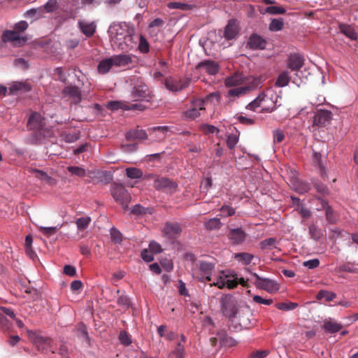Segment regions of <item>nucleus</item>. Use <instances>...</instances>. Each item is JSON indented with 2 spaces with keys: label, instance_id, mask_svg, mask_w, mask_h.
Wrapping results in <instances>:
<instances>
[{
  "label": "nucleus",
  "instance_id": "f257e3e1",
  "mask_svg": "<svg viewBox=\"0 0 358 358\" xmlns=\"http://www.w3.org/2000/svg\"><path fill=\"white\" fill-rule=\"evenodd\" d=\"M135 29L124 23L115 28V34L112 36L111 42L123 52H128L133 49L136 43L138 36H135Z\"/></svg>",
  "mask_w": 358,
  "mask_h": 358
},
{
  "label": "nucleus",
  "instance_id": "f03ea898",
  "mask_svg": "<svg viewBox=\"0 0 358 358\" xmlns=\"http://www.w3.org/2000/svg\"><path fill=\"white\" fill-rule=\"evenodd\" d=\"M222 314L231 320L237 317L238 304L235 297L231 294H223L219 299Z\"/></svg>",
  "mask_w": 358,
  "mask_h": 358
},
{
  "label": "nucleus",
  "instance_id": "7ed1b4c3",
  "mask_svg": "<svg viewBox=\"0 0 358 358\" xmlns=\"http://www.w3.org/2000/svg\"><path fill=\"white\" fill-rule=\"evenodd\" d=\"M249 282L269 293L277 292L280 288L279 285L275 280L268 278H262L248 268V284Z\"/></svg>",
  "mask_w": 358,
  "mask_h": 358
},
{
  "label": "nucleus",
  "instance_id": "20e7f679",
  "mask_svg": "<svg viewBox=\"0 0 358 358\" xmlns=\"http://www.w3.org/2000/svg\"><path fill=\"white\" fill-rule=\"evenodd\" d=\"M110 192L115 201L120 203L124 209L128 207V203L131 200V196L122 185L113 184Z\"/></svg>",
  "mask_w": 358,
  "mask_h": 358
},
{
  "label": "nucleus",
  "instance_id": "39448f33",
  "mask_svg": "<svg viewBox=\"0 0 358 358\" xmlns=\"http://www.w3.org/2000/svg\"><path fill=\"white\" fill-rule=\"evenodd\" d=\"M204 106L205 101L202 99H192L189 108L183 113L184 117L187 120L196 119L201 115V112L205 111Z\"/></svg>",
  "mask_w": 358,
  "mask_h": 358
},
{
  "label": "nucleus",
  "instance_id": "423d86ee",
  "mask_svg": "<svg viewBox=\"0 0 358 358\" xmlns=\"http://www.w3.org/2000/svg\"><path fill=\"white\" fill-rule=\"evenodd\" d=\"M153 187L157 190L172 194L176 192L178 185L168 178L157 177L154 181Z\"/></svg>",
  "mask_w": 358,
  "mask_h": 358
},
{
  "label": "nucleus",
  "instance_id": "0eeeda50",
  "mask_svg": "<svg viewBox=\"0 0 358 358\" xmlns=\"http://www.w3.org/2000/svg\"><path fill=\"white\" fill-rule=\"evenodd\" d=\"M198 279L201 282L211 281V275L215 269V264L206 261H199Z\"/></svg>",
  "mask_w": 358,
  "mask_h": 358
},
{
  "label": "nucleus",
  "instance_id": "6e6552de",
  "mask_svg": "<svg viewBox=\"0 0 358 358\" xmlns=\"http://www.w3.org/2000/svg\"><path fill=\"white\" fill-rule=\"evenodd\" d=\"M131 95L135 101L139 100L149 102L152 98L151 92L145 84L135 85L131 92Z\"/></svg>",
  "mask_w": 358,
  "mask_h": 358
},
{
  "label": "nucleus",
  "instance_id": "1a4fd4ad",
  "mask_svg": "<svg viewBox=\"0 0 358 358\" xmlns=\"http://www.w3.org/2000/svg\"><path fill=\"white\" fill-rule=\"evenodd\" d=\"M62 94L64 97H67L75 104L80 103L82 100L81 92L76 86L69 85L65 87Z\"/></svg>",
  "mask_w": 358,
  "mask_h": 358
},
{
  "label": "nucleus",
  "instance_id": "9d476101",
  "mask_svg": "<svg viewBox=\"0 0 358 358\" xmlns=\"http://www.w3.org/2000/svg\"><path fill=\"white\" fill-rule=\"evenodd\" d=\"M195 69L201 73H206L209 75H216L220 69L218 64L215 61L205 60L199 63Z\"/></svg>",
  "mask_w": 358,
  "mask_h": 358
},
{
  "label": "nucleus",
  "instance_id": "9b49d317",
  "mask_svg": "<svg viewBox=\"0 0 358 358\" xmlns=\"http://www.w3.org/2000/svg\"><path fill=\"white\" fill-rule=\"evenodd\" d=\"M246 77L243 73H235L234 75L227 78L224 80L225 86L227 87H236L246 86Z\"/></svg>",
  "mask_w": 358,
  "mask_h": 358
},
{
  "label": "nucleus",
  "instance_id": "f8f14e48",
  "mask_svg": "<svg viewBox=\"0 0 358 358\" xmlns=\"http://www.w3.org/2000/svg\"><path fill=\"white\" fill-rule=\"evenodd\" d=\"M331 118V113L327 110H319L313 117V126L324 127Z\"/></svg>",
  "mask_w": 358,
  "mask_h": 358
},
{
  "label": "nucleus",
  "instance_id": "ddd939ff",
  "mask_svg": "<svg viewBox=\"0 0 358 358\" xmlns=\"http://www.w3.org/2000/svg\"><path fill=\"white\" fill-rule=\"evenodd\" d=\"M240 31V27L238 22L235 20H230L225 27L224 37L227 40H232L236 38Z\"/></svg>",
  "mask_w": 358,
  "mask_h": 358
},
{
  "label": "nucleus",
  "instance_id": "4468645a",
  "mask_svg": "<svg viewBox=\"0 0 358 358\" xmlns=\"http://www.w3.org/2000/svg\"><path fill=\"white\" fill-rule=\"evenodd\" d=\"M266 45V40L257 34H252L248 41V46L253 50H264Z\"/></svg>",
  "mask_w": 358,
  "mask_h": 358
},
{
  "label": "nucleus",
  "instance_id": "2eb2a0df",
  "mask_svg": "<svg viewBox=\"0 0 358 358\" xmlns=\"http://www.w3.org/2000/svg\"><path fill=\"white\" fill-rule=\"evenodd\" d=\"M2 41L5 43L6 42H13L17 43H20L21 41L24 43L26 41V38L20 37L18 31L14 30H6L2 34Z\"/></svg>",
  "mask_w": 358,
  "mask_h": 358
},
{
  "label": "nucleus",
  "instance_id": "dca6fc26",
  "mask_svg": "<svg viewBox=\"0 0 358 358\" xmlns=\"http://www.w3.org/2000/svg\"><path fill=\"white\" fill-rule=\"evenodd\" d=\"M304 59L299 54L291 55L288 58L287 66L289 69L298 71L303 65Z\"/></svg>",
  "mask_w": 358,
  "mask_h": 358
},
{
  "label": "nucleus",
  "instance_id": "f3484780",
  "mask_svg": "<svg viewBox=\"0 0 358 358\" xmlns=\"http://www.w3.org/2000/svg\"><path fill=\"white\" fill-rule=\"evenodd\" d=\"M43 120L38 113H32L28 120L27 127L30 129L41 130L43 127Z\"/></svg>",
  "mask_w": 358,
  "mask_h": 358
},
{
  "label": "nucleus",
  "instance_id": "a211bd4d",
  "mask_svg": "<svg viewBox=\"0 0 358 358\" xmlns=\"http://www.w3.org/2000/svg\"><path fill=\"white\" fill-rule=\"evenodd\" d=\"M182 231L181 227L178 222H166L164 228V232L170 238H175Z\"/></svg>",
  "mask_w": 358,
  "mask_h": 358
},
{
  "label": "nucleus",
  "instance_id": "6ab92c4d",
  "mask_svg": "<svg viewBox=\"0 0 358 358\" xmlns=\"http://www.w3.org/2000/svg\"><path fill=\"white\" fill-rule=\"evenodd\" d=\"M185 342V336L184 335H181L180 340L178 341L176 348L170 353V357H175V358H184Z\"/></svg>",
  "mask_w": 358,
  "mask_h": 358
},
{
  "label": "nucleus",
  "instance_id": "aec40b11",
  "mask_svg": "<svg viewBox=\"0 0 358 358\" xmlns=\"http://www.w3.org/2000/svg\"><path fill=\"white\" fill-rule=\"evenodd\" d=\"M114 66H126L132 62V58L129 55H117L111 57Z\"/></svg>",
  "mask_w": 358,
  "mask_h": 358
},
{
  "label": "nucleus",
  "instance_id": "412c9836",
  "mask_svg": "<svg viewBox=\"0 0 358 358\" xmlns=\"http://www.w3.org/2000/svg\"><path fill=\"white\" fill-rule=\"evenodd\" d=\"M229 238L234 244H238L243 241L245 234L241 229H231L228 234Z\"/></svg>",
  "mask_w": 358,
  "mask_h": 358
},
{
  "label": "nucleus",
  "instance_id": "4be33fe9",
  "mask_svg": "<svg viewBox=\"0 0 358 358\" xmlns=\"http://www.w3.org/2000/svg\"><path fill=\"white\" fill-rule=\"evenodd\" d=\"M78 24L81 31L87 37H91L94 35L96 29V25L93 22H79Z\"/></svg>",
  "mask_w": 358,
  "mask_h": 358
},
{
  "label": "nucleus",
  "instance_id": "5701e85b",
  "mask_svg": "<svg viewBox=\"0 0 358 358\" xmlns=\"http://www.w3.org/2000/svg\"><path fill=\"white\" fill-rule=\"evenodd\" d=\"M126 138L128 141H133L135 139L143 140L147 138V134L143 129H135L129 131L126 134Z\"/></svg>",
  "mask_w": 358,
  "mask_h": 358
},
{
  "label": "nucleus",
  "instance_id": "b1692460",
  "mask_svg": "<svg viewBox=\"0 0 358 358\" xmlns=\"http://www.w3.org/2000/svg\"><path fill=\"white\" fill-rule=\"evenodd\" d=\"M339 29L342 34H343L351 40L357 39V34L352 26L349 24H340Z\"/></svg>",
  "mask_w": 358,
  "mask_h": 358
},
{
  "label": "nucleus",
  "instance_id": "393cba45",
  "mask_svg": "<svg viewBox=\"0 0 358 358\" xmlns=\"http://www.w3.org/2000/svg\"><path fill=\"white\" fill-rule=\"evenodd\" d=\"M313 162L320 167L321 176L322 178H324L327 174V171L322 163V155L315 149H313Z\"/></svg>",
  "mask_w": 358,
  "mask_h": 358
},
{
  "label": "nucleus",
  "instance_id": "a878e982",
  "mask_svg": "<svg viewBox=\"0 0 358 358\" xmlns=\"http://www.w3.org/2000/svg\"><path fill=\"white\" fill-rule=\"evenodd\" d=\"M322 208L325 210L327 220L330 223H335L337 220V216L331 207L329 206L324 200L322 201Z\"/></svg>",
  "mask_w": 358,
  "mask_h": 358
},
{
  "label": "nucleus",
  "instance_id": "bb28decb",
  "mask_svg": "<svg viewBox=\"0 0 358 358\" xmlns=\"http://www.w3.org/2000/svg\"><path fill=\"white\" fill-rule=\"evenodd\" d=\"M113 66L114 65L111 57L103 59L98 64V71L99 73L105 74L110 70Z\"/></svg>",
  "mask_w": 358,
  "mask_h": 358
},
{
  "label": "nucleus",
  "instance_id": "cd10ccee",
  "mask_svg": "<svg viewBox=\"0 0 358 358\" xmlns=\"http://www.w3.org/2000/svg\"><path fill=\"white\" fill-rule=\"evenodd\" d=\"M323 329L329 333H336L339 331L343 326L341 324L332 320L325 321L323 324Z\"/></svg>",
  "mask_w": 358,
  "mask_h": 358
},
{
  "label": "nucleus",
  "instance_id": "c85d7f7f",
  "mask_svg": "<svg viewBox=\"0 0 358 358\" xmlns=\"http://www.w3.org/2000/svg\"><path fill=\"white\" fill-rule=\"evenodd\" d=\"M231 275L234 277L233 280L226 279V286L229 289L235 288L238 283H240L243 287L246 286V281L243 278H238L237 274H231Z\"/></svg>",
  "mask_w": 358,
  "mask_h": 358
},
{
  "label": "nucleus",
  "instance_id": "c756f323",
  "mask_svg": "<svg viewBox=\"0 0 358 358\" xmlns=\"http://www.w3.org/2000/svg\"><path fill=\"white\" fill-rule=\"evenodd\" d=\"M10 94H15L18 91L29 92L31 90V86L26 83L15 82L10 87Z\"/></svg>",
  "mask_w": 358,
  "mask_h": 358
},
{
  "label": "nucleus",
  "instance_id": "7c9ffc66",
  "mask_svg": "<svg viewBox=\"0 0 358 358\" xmlns=\"http://www.w3.org/2000/svg\"><path fill=\"white\" fill-rule=\"evenodd\" d=\"M290 78L288 71H285L279 74L275 82V85L279 87L287 86L289 83Z\"/></svg>",
  "mask_w": 358,
  "mask_h": 358
},
{
  "label": "nucleus",
  "instance_id": "2f4dec72",
  "mask_svg": "<svg viewBox=\"0 0 358 358\" xmlns=\"http://www.w3.org/2000/svg\"><path fill=\"white\" fill-rule=\"evenodd\" d=\"M266 101V96L264 94H260L255 99L248 104V109L256 111V108L260 107L262 103Z\"/></svg>",
  "mask_w": 358,
  "mask_h": 358
},
{
  "label": "nucleus",
  "instance_id": "473e14b6",
  "mask_svg": "<svg viewBox=\"0 0 358 358\" xmlns=\"http://www.w3.org/2000/svg\"><path fill=\"white\" fill-rule=\"evenodd\" d=\"M126 175L131 179H138L143 176V171L140 169L130 167L126 169Z\"/></svg>",
  "mask_w": 358,
  "mask_h": 358
},
{
  "label": "nucleus",
  "instance_id": "72a5a7b5",
  "mask_svg": "<svg viewBox=\"0 0 358 358\" xmlns=\"http://www.w3.org/2000/svg\"><path fill=\"white\" fill-rule=\"evenodd\" d=\"M205 227L208 230H215L219 229L221 226L222 223L218 218H212L209 219L208 220L206 221L204 223Z\"/></svg>",
  "mask_w": 358,
  "mask_h": 358
},
{
  "label": "nucleus",
  "instance_id": "f704fd0d",
  "mask_svg": "<svg viewBox=\"0 0 358 358\" xmlns=\"http://www.w3.org/2000/svg\"><path fill=\"white\" fill-rule=\"evenodd\" d=\"M164 84L166 87L170 91L178 92L181 90V87H179V81L171 78L166 79Z\"/></svg>",
  "mask_w": 358,
  "mask_h": 358
},
{
  "label": "nucleus",
  "instance_id": "c9c22d12",
  "mask_svg": "<svg viewBox=\"0 0 358 358\" xmlns=\"http://www.w3.org/2000/svg\"><path fill=\"white\" fill-rule=\"evenodd\" d=\"M91 217L89 216L82 217L77 219L76 223L78 227V229L80 231H84L87 228L88 225L91 222Z\"/></svg>",
  "mask_w": 358,
  "mask_h": 358
},
{
  "label": "nucleus",
  "instance_id": "e433bc0d",
  "mask_svg": "<svg viewBox=\"0 0 358 358\" xmlns=\"http://www.w3.org/2000/svg\"><path fill=\"white\" fill-rule=\"evenodd\" d=\"M246 93V86L232 87L228 91V96H240Z\"/></svg>",
  "mask_w": 358,
  "mask_h": 358
},
{
  "label": "nucleus",
  "instance_id": "4c0bfd02",
  "mask_svg": "<svg viewBox=\"0 0 358 358\" xmlns=\"http://www.w3.org/2000/svg\"><path fill=\"white\" fill-rule=\"evenodd\" d=\"M77 336L86 341H89V336L86 326L83 323H80L77 325L76 329Z\"/></svg>",
  "mask_w": 358,
  "mask_h": 358
},
{
  "label": "nucleus",
  "instance_id": "58836bf2",
  "mask_svg": "<svg viewBox=\"0 0 358 358\" xmlns=\"http://www.w3.org/2000/svg\"><path fill=\"white\" fill-rule=\"evenodd\" d=\"M309 234L311 238L315 241H318L323 236L322 231L315 224H311L309 227Z\"/></svg>",
  "mask_w": 358,
  "mask_h": 358
},
{
  "label": "nucleus",
  "instance_id": "ea45409f",
  "mask_svg": "<svg viewBox=\"0 0 358 358\" xmlns=\"http://www.w3.org/2000/svg\"><path fill=\"white\" fill-rule=\"evenodd\" d=\"M284 21L282 18L273 19L269 24V29L272 31H278L282 29Z\"/></svg>",
  "mask_w": 358,
  "mask_h": 358
},
{
  "label": "nucleus",
  "instance_id": "a19ab883",
  "mask_svg": "<svg viewBox=\"0 0 358 358\" xmlns=\"http://www.w3.org/2000/svg\"><path fill=\"white\" fill-rule=\"evenodd\" d=\"M167 6L171 9H179L181 10H187L191 9L192 6L187 3H182V2H169L167 4Z\"/></svg>",
  "mask_w": 358,
  "mask_h": 358
},
{
  "label": "nucleus",
  "instance_id": "79ce46f5",
  "mask_svg": "<svg viewBox=\"0 0 358 358\" xmlns=\"http://www.w3.org/2000/svg\"><path fill=\"white\" fill-rule=\"evenodd\" d=\"M40 8H43V11L45 10L46 13H52L58 9L59 6L57 0H48L44 6Z\"/></svg>",
  "mask_w": 358,
  "mask_h": 358
},
{
  "label": "nucleus",
  "instance_id": "37998d69",
  "mask_svg": "<svg viewBox=\"0 0 358 358\" xmlns=\"http://www.w3.org/2000/svg\"><path fill=\"white\" fill-rule=\"evenodd\" d=\"M67 170L72 175L76 176L78 177H85L86 175V171L82 167L80 166H71L67 167Z\"/></svg>",
  "mask_w": 358,
  "mask_h": 358
},
{
  "label": "nucleus",
  "instance_id": "c03bdc74",
  "mask_svg": "<svg viewBox=\"0 0 358 358\" xmlns=\"http://www.w3.org/2000/svg\"><path fill=\"white\" fill-rule=\"evenodd\" d=\"M276 308L280 310H292L295 309L299 306L298 303L294 302L289 303H279L275 305Z\"/></svg>",
  "mask_w": 358,
  "mask_h": 358
},
{
  "label": "nucleus",
  "instance_id": "a18cd8bd",
  "mask_svg": "<svg viewBox=\"0 0 358 358\" xmlns=\"http://www.w3.org/2000/svg\"><path fill=\"white\" fill-rule=\"evenodd\" d=\"M317 299H324L327 301H331L336 298V294L326 290H320L317 294Z\"/></svg>",
  "mask_w": 358,
  "mask_h": 358
},
{
  "label": "nucleus",
  "instance_id": "49530a36",
  "mask_svg": "<svg viewBox=\"0 0 358 358\" xmlns=\"http://www.w3.org/2000/svg\"><path fill=\"white\" fill-rule=\"evenodd\" d=\"M265 13L271 15L285 14L286 10L281 6H270L266 8Z\"/></svg>",
  "mask_w": 358,
  "mask_h": 358
},
{
  "label": "nucleus",
  "instance_id": "de8ad7c7",
  "mask_svg": "<svg viewBox=\"0 0 358 358\" xmlns=\"http://www.w3.org/2000/svg\"><path fill=\"white\" fill-rule=\"evenodd\" d=\"M221 96L218 92H214L208 94L203 99L206 102H210L213 104L218 103L220 101Z\"/></svg>",
  "mask_w": 358,
  "mask_h": 358
},
{
  "label": "nucleus",
  "instance_id": "09e8293b",
  "mask_svg": "<svg viewBox=\"0 0 358 358\" xmlns=\"http://www.w3.org/2000/svg\"><path fill=\"white\" fill-rule=\"evenodd\" d=\"M285 138V134L281 129H277L273 131V143H280L284 141Z\"/></svg>",
  "mask_w": 358,
  "mask_h": 358
},
{
  "label": "nucleus",
  "instance_id": "8fccbe9b",
  "mask_svg": "<svg viewBox=\"0 0 358 358\" xmlns=\"http://www.w3.org/2000/svg\"><path fill=\"white\" fill-rule=\"evenodd\" d=\"M110 237L112 241L115 243H120L122 241V233L115 227L110 229Z\"/></svg>",
  "mask_w": 358,
  "mask_h": 358
},
{
  "label": "nucleus",
  "instance_id": "3c124183",
  "mask_svg": "<svg viewBox=\"0 0 358 358\" xmlns=\"http://www.w3.org/2000/svg\"><path fill=\"white\" fill-rule=\"evenodd\" d=\"M32 173H35V176L38 179L45 181L47 182H50L52 178L44 171L37 169H33Z\"/></svg>",
  "mask_w": 358,
  "mask_h": 358
},
{
  "label": "nucleus",
  "instance_id": "603ef678",
  "mask_svg": "<svg viewBox=\"0 0 358 358\" xmlns=\"http://www.w3.org/2000/svg\"><path fill=\"white\" fill-rule=\"evenodd\" d=\"M138 48L141 52L147 53L149 52V44L142 35L139 37Z\"/></svg>",
  "mask_w": 358,
  "mask_h": 358
},
{
  "label": "nucleus",
  "instance_id": "864d4df0",
  "mask_svg": "<svg viewBox=\"0 0 358 358\" xmlns=\"http://www.w3.org/2000/svg\"><path fill=\"white\" fill-rule=\"evenodd\" d=\"M220 343L222 345L231 347L236 345V341L227 336H220Z\"/></svg>",
  "mask_w": 358,
  "mask_h": 358
},
{
  "label": "nucleus",
  "instance_id": "5fc2aeb1",
  "mask_svg": "<svg viewBox=\"0 0 358 358\" xmlns=\"http://www.w3.org/2000/svg\"><path fill=\"white\" fill-rule=\"evenodd\" d=\"M238 143V136L236 134H231L228 135L227 139V145L229 149H233Z\"/></svg>",
  "mask_w": 358,
  "mask_h": 358
},
{
  "label": "nucleus",
  "instance_id": "6e6d98bb",
  "mask_svg": "<svg viewBox=\"0 0 358 358\" xmlns=\"http://www.w3.org/2000/svg\"><path fill=\"white\" fill-rule=\"evenodd\" d=\"M59 227H60L57 226L54 227H40L39 229L43 233V235L46 236L47 237H49L51 235L54 234Z\"/></svg>",
  "mask_w": 358,
  "mask_h": 358
},
{
  "label": "nucleus",
  "instance_id": "4d7b16f0",
  "mask_svg": "<svg viewBox=\"0 0 358 358\" xmlns=\"http://www.w3.org/2000/svg\"><path fill=\"white\" fill-rule=\"evenodd\" d=\"M119 339L120 342L124 345H129L131 343L129 334L124 331H120L119 335Z\"/></svg>",
  "mask_w": 358,
  "mask_h": 358
},
{
  "label": "nucleus",
  "instance_id": "13d9d810",
  "mask_svg": "<svg viewBox=\"0 0 358 358\" xmlns=\"http://www.w3.org/2000/svg\"><path fill=\"white\" fill-rule=\"evenodd\" d=\"M259 83L260 80L259 78L248 76V90L257 87Z\"/></svg>",
  "mask_w": 358,
  "mask_h": 358
},
{
  "label": "nucleus",
  "instance_id": "bf43d9fd",
  "mask_svg": "<svg viewBox=\"0 0 358 358\" xmlns=\"http://www.w3.org/2000/svg\"><path fill=\"white\" fill-rule=\"evenodd\" d=\"M29 27L28 23L26 21L22 20L16 23L14 26V29L18 31L19 34L24 31Z\"/></svg>",
  "mask_w": 358,
  "mask_h": 358
},
{
  "label": "nucleus",
  "instance_id": "052dcab7",
  "mask_svg": "<svg viewBox=\"0 0 358 358\" xmlns=\"http://www.w3.org/2000/svg\"><path fill=\"white\" fill-rule=\"evenodd\" d=\"M221 215L224 217L231 216L235 214V210L229 206H223L221 209Z\"/></svg>",
  "mask_w": 358,
  "mask_h": 358
},
{
  "label": "nucleus",
  "instance_id": "680f3d73",
  "mask_svg": "<svg viewBox=\"0 0 358 358\" xmlns=\"http://www.w3.org/2000/svg\"><path fill=\"white\" fill-rule=\"evenodd\" d=\"M201 130L205 134H214L215 132H219V129L210 124H204L201 127Z\"/></svg>",
  "mask_w": 358,
  "mask_h": 358
},
{
  "label": "nucleus",
  "instance_id": "e2e57ef3",
  "mask_svg": "<svg viewBox=\"0 0 358 358\" xmlns=\"http://www.w3.org/2000/svg\"><path fill=\"white\" fill-rule=\"evenodd\" d=\"M268 354V350H256L250 353L249 358H265Z\"/></svg>",
  "mask_w": 358,
  "mask_h": 358
},
{
  "label": "nucleus",
  "instance_id": "0e129e2a",
  "mask_svg": "<svg viewBox=\"0 0 358 358\" xmlns=\"http://www.w3.org/2000/svg\"><path fill=\"white\" fill-rule=\"evenodd\" d=\"M117 304L128 308L130 306V300L126 295H120L117 298Z\"/></svg>",
  "mask_w": 358,
  "mask_h": 358
},
{
  "label": "nucleus",
  "instance_id": "69168bd1",
  "mask_svg": "<svg viewBox=\"0 0 358 358\" xmlns=\"http://www.w3.org/2000/svg\"><path fill=\"white\" fill-rule=\"evenodd\" d=\"M309 189H310V187H309V185L308 183L299 182V181L297 182V186L296 187V190L299 193L303 194V193L307 192L309 190Z\"/></svg>",
  "mask_w": 358,
  "mask_h": 358
},
{
  "label": "nucleus",
  "instance_id": "338daca9",
  "mask_svg": "<svg viewBox=\"0 0 358 358\" xmlns=\"http://www.w3.org/2000/svg\"><path fill=\"white\" fill-rule=\"evenodd\" d=\"M320 264V261L318 259H313L308 261H306L303 263V265L306 267H308L310 269L317 268Z\"/></svg>",
  "mask_w": 358,
  "mask_h": 358
},
{
  "label": "nucleus",
  "instance_id": "774afa93",
  "mask_svg": "<svg viewBox=\"0 0 358 358\" xmlns=\"http://www.w3.org/2000/svg\"><path fill=\"white\" fill-rule=\"evenodd\" d=\"M141 257L146 262H150L154 260L153 253L150 252V250H148L147 249L141 252Z\"/></svg>",
  "mask_w": 358,
  "mask_h": 358
}]
</instances>
